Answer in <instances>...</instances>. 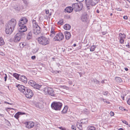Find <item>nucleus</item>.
<instances>
[{
	"instance_id": "nucleus-1",
	"label": "nucleus",
	"mask_w": 130,
	"mask_h": 130,
	"mask_svg": "<svg viewBox=\"0 0 130 130\" xmlns=\"http://www.w3.org/2000/svg\"><path fill=\"white\" fill-rule=\"evenodd\" d=\"M18 89L21 92L25 94L26 98H31L33 95L32 91L22 85H18L16 86Z\"/></svg>"
},
{
	"instance_id": "nucleus-2",
	"label": "nucleus",
	"mask_w": 130,
	"mask_h": 130,
	"mask_svg": "<svg viewBox=\"0 0 130 130\" xmlns=\"http://www.w3.org/2000/svg\"><path fill=\"white\" fill-rule=\"evenodd\" d=\"M16 24V21L14 19H12L8 22L6 25L5 32L7 34H11Z\"/></svg>"
},
{
	"instance_id": "nucleus-3",
	"label": "nucleus",
	"mask_w": 130,
	"mask_h": 130,
	"mask_svg": "<svg viewBox=\"0 0 130 130\" xmlns=\"http://www.w3.org/2000/svg\"><path fill=\"white\" fill-rule=\"evenodd\" d=\"M28 22V20L25 17H23L21 18L19 21V25L20 27V29L22 30V31H26L27 28L25 24Z\"/></svg>"
},
{
	"instance_id": "nucleus-4",
	"label": "nucleus",
	"mask_w": 130,
	"mask_h": 130,
	"mask_svg": "<svg viewBox=\"0 0 130 130\" xmlns=\"http://www.w3.org/2000/svg\"><path fill=\"white\" fill-rule=\"evenodd\" d=\"M22 30L20 29L19 31L14 36L13 41L15 42H17L21 40L25 36V35L24 32L25 31H22Z\"/></svg>"
},
{
	"instance_id": "nucleus-5",
	"label": "nucleus",
	"mask_w": 130,
	"mask_h": 130,
	"mask_svg": "<svg viewBox=\"0 0 130 130\" xmlns=\"http://www.w3.org/2000/svg\"><path fill=\"white\" fill-rule=\"evenodd\" d=\"M32 22L33 25L32 31L34 34L37 35L40 34L41 32V28L38 25L36 21L33 20Z\"/></svg>"
},
{
	"instance_id": "nucleus-6",
	"label": "nucleus",
	"mask_w": 130,
	"mask_h": 130,
	"mask_svg": "<svg viewBox=\"0 0 130 130\" xmlns=\"http://www.w3.org/2000/svg\"><path fill=\"white\" fill-rule=\"evenodd\" d=\"M38 41L39 44L43 45L48 44L50 43L49 40L43 36L38 38Z\"/></svg>"
},
{
	"instance_id": "nucleus-7",
	"label": "nucleus",
	"mask_w": 130,
	"mask_h": 130,
	"mask_svg": "<svg viewBox=\"0 0 130 130\" xmlns=\"http://www.w3.org/2000/svg\"><path fill=\"white\" fill-rule=\"evenodd\" d=\"M62 105V103L60 102H54L51 105L52 108L56 110H60Z\"/></svg>"
},
{
	"instance_id": "nucleus-8",
	"label": "nucleus",
	"mask_w": 130,
	"mask_h": 130,
	"mask_svg": "<svg viewBox=\"0 0 130 130\" xmlns=\"http://www.w3.org/2000/svg\"><path fill=\"white\" fill-rule=\"evenodd\" d=\"M100 1V0H86L88 8L89 9V7L90 5L92 6H95Z\"/></svg>"
},
{
	"instance_id": "nucleus-9",
	"label": "nucleus",
	"mask_w": 130,
	"mask_h": 130,
	"mask_svg": "<svg viewBox=\"0 0 130 130\" xmlns=\"http://www.w3.org/2000/svg\"><path fill=\"white\" fill-rule=\"evenodd\" d=\"M43 91L46 94H48L53 96L55 95L54 91L52 88L46 87L44 88Z\"/></svg>"
},
{
	"instance_id": "nucleus-10",
	"label": "nucleus",
	"mask_w": 130,
	"mask_h": 130,
	"mask_svg": "<svg viewBox=\"0 0 130 130\" xmlns=\"http://www.w3.org/2000/svg\"><path fill=\"white\" fill-rule=\"evenodd\" d=\"M83 7L82 4L79 3H75L72 5V8L73 9L75 10V11H80Z\"/></svg>"
},
{
	"instance_id": "nucleus-11",
	"label": "nucleus",
	"mask_w": 130,
	"mask_h": 130,
	"mask_svg": "<svg viewBox=\"0 0 130 130\" xmlns=\"http://www.w3.org/2000/svg\"><path fill=\"white\" fill-rule=\"evenodd\" d=\"M64 36L62 33H57L54 38L55 41H60L62 40L64 38Z\"/></svg>"
},
{
	"instance_id": "nucleus-12",
	"label": "nucleus",
	"mask_w": 130,
	"mask_h": 130,
	"mask_svg": "<svg viewBox=\"0 0 130 130\" xmlns=\"http://www.w3.org/2000/svg\"><path fill=\"white\" fill-rule=\"evenodd\" d=\"M88 15L86 13L83 14L81 18V20L83 22H87L88 20Z\"/></svg>"
},
{
	"instance_id": "nucleus-13",
	"label": "nucleus",
	"mask_w": 130,
	"mask_h": 130,
	"mask_svg": "<svg viewBox=\"0 0 130 130\" xmlns=\"http://www.w3.org/2000/svg\"><path fill=\"white\" fill-rule=\"evenodd\" d=\"M19 80L25 83H27V78L24 75L20 76Z\"/></svg>"
},
{
	"instance_id": "nucleus-14",
	"label": "nucleus",
	"mask_w": 130,
	"mask_h": 130,
	"mask_svg": "<svg viewBox=\"0 0 130 130\" xmlns=\"http://www.w3.org/2000/svg\"><path fill=\"white\" fill-rule=\"evenodd\" d=\"M34 126V123L32 121H29L27 123L26 127L28 128H32Z\"/></svg>"
},
{
	"instance_id": "nucleus-15",
	"label": "nucleus",
	"mask_w": 130,
	"mask_h": 130,
	"mask_svg": "<svg viewBox=\"0 0 130 130\" xmlns=\"http://www.w3.org/2000/svg\"><path fill=\"white\" fill-rule=\"evenodd\" d=\"M65 36L66 39L67 40L69 39L70 38L71 36V34L67 31H66L64 32Z\"/></svg>"
},
{
	"instance_id": "nucleus-16",
	"label": "nucleus",
	"mask_w": 130,
	"mask_h": 130,
	"mask_svg": "<svg viewBox=\"0 0 130 130\" xmlns=\"http://www.w3.org/2000/svg\"><path fill=\"white\" fill-rule=\"evenodd\" d=\"M73 8L71 7H66L65 9V12L70 13L72 12L73 10Z\"/></svg>"
},
{
	"instance_id": "nucleus-17",
	"label": "nucleus",
	"mask_w": 130,
	"mask_h": 130,
	"mask_svg": "<svg viewBox=\"0 0 130 130\" xmlns=\"http://www.w3.org/2000/svg\"><path fill=\"white\" fill-rule=\"evenodd\" d=\"M24 114H25V113L18 112L15 114L14 116V117L17 119H18L19 118V115Z\"/></svg>"
},
{
	"instance_id": "nucleus-18",
	"label": "nucleus",
	"mask_w": 130,
	"mask_h": 130,
	"mask_svg": "<svg viewBox=\"0 0 130 130\" xmlns=\"http://www.w3.org/2000/svg\"><path fill=\"white\" fill-rule=\"evenodd\" d=\"M63 28L65 29L68 30L70 29L71 27L70 25L67 24L64 25Z\"/></svg>"
},
{
	"instance_id": "nucleus-19",
	"label": "nucleus",
	"mask_w": 130,
	"mask_h": 130,
	"mask_svg": "<svg viewBox=\"0 0 130 130\" xmlns=\"http://www.w3.org/2000/svg\"><path fill=\"white\" fill-rule=\"evenodd\" d=\"M51 34L50 35V36L51 37H53L54 36V35H55V34L56 32L54 31V29L53 27H52L51 28Z\"/></svg>"
},
{
	"instance_id": "nucleus-20",
	"label": "nucleus",
	"mask_w": 130,
	"mask_h": 130,
	"mask_svg": "<svg viewBox=\"0 0 130 130\" xmlns=\"http://www.w3.org/2000/svg\"><path fill=\"white\" fill-rule=\"evenodd\" d=\"M41 86V85H39L38 84H37L36 83L33 87L34 88L39 90Z\"/></svg>"
},
{
	"instance_id": "nucleus-21",
	"label": "nucleus",
	"mask_w": 130,
	"mask_h": 130,
	"mask_svg": "<svg viewBox=\"0 0 130 130\" xmlns=\"http://www.w3.org/2000/svg\"><path fill=\"white\" fill-rule=\"evenodd\" d=\"M32 37V32L30 31L29 32L27 35V39L28 40L30 39Z\"/></svg>"
},
{
	"instance_id": "nucleus-22",
	"label": "nucleus",
	"mask_w": 130,
	"mask_h": 130,
	"mask_svg": "<svg viewBox=\"0 0 130 130\" xmlns=\"http://www.w3.org/2000/svg\"><path fill=\"white\" fill-rule=\"evenodd\" d=\"M36 83L32 80H30L28 82V83L29 85L33 87Z\"/></svg>"
},
{
	"instance_id": "nucleus-23",
	"label": "nucleus",
	"mask_w": 130,
	"mask_h": 130,
	"mask_svg": "<svg viewBox=\"0 0 130 130\" xmlns=\"http://www.w3.org/2000/svg\"><path fill=\"white\" fill-rule=\"evenodd\" d=\"M80 123L82 124H86L88 123L87 119H82L80 120Z\"/></svg>"
},
{
	"instance_id": "nucleus-24",
	"label": "nucleus",
	"mask_w": 130,
	"mask_h": 130,
	"mask_svg": "<svg viewBox=\"0 0 130 130\" xmlns=\"http://www.w3.org/2000/svg\"><path fill=\"white\" fill-rule=\"evenodd\" d=\"M82 124L79 122H77L76 124V126L77 127L80 129H82Z\"/></svg>"
},
{
	"instance_id": "nucleus-25",
	"label": "nucleus",
	"mask_w": 130,
	"mask_h": 130,
	"mask_svg": "<svg viewBox=\"0 0 130 130\" xmlns=\"http://www.w3.org/2000/svg\"><path fill=\"white\" fill-rule=\"evenodd\" d=\"M119 36H120V38L121 39H124L125 38L126 36L124 34H122L121 33H120L119 34Z\"/></svg>"
},
{
	"instance_id": "nucleus-26",
	"label": "nucleus",
	"mask_w": 130,
	"mask_h": 130,
	"mask_svg": "<svg viewBox=\"0 0 130 130\" xmlns=\"http://www.w3.org/2000/svg\"><path fill=\"white\" fill-rule=\"evenodd\" d=\"M5 43L4 40L2 37H0V46H2Z\"/></svg>"
},
{
	"instance_id": "nucleus-27",
	"label": "nucleus",
	"mask_w": 130,
	"mask_h": 130,
	"mask_svg": "<svg viewBox=\"0 0 130 130\" xmlns=\"http://www.w3.org/2000/svg\"><path fill=\"white\" fill-rule=\"evenodd\" d=\"M115 80L118 83H121L122 81V80L121 78L118 77H116Z\"/></svg>"
},
{
	"instance_id": "nucleus-28",
	"label": "nucleus",
	"mask_w": 130,
	"mask_h": 130,
	"mask_svg": "<svg viewBox=\"0 0 130 130\" xmlns=\"http://www.w3.org/2000/svg\"><path fill=\"white\" fill-rule=\"evenodd\" d=\"M67 110V106H66L64 107L62 111V113H66Z\"/></svg>"
},
{
	"instance_id": "nucleus-29",
	"label": "nucleus",
	"mask_w": 130,
	"mask_h": 130,
	"mask_svg": "<svg viewBox=\"0 0 130 130\" xmlns=\"http://www.w3.org/2000/svg\"><path fill=\"white\" fill-rule=\"evenodd\" d=\"M95 128L93 126H89L88 128V130H95Z\"/></svg>"
},
{
	"instance_id": "nucleus-30",
	"label": "nucleus",
	"mask_w": 130,
	"mask_h": 130,
	"mask_svg": "<svg viewBox=\"0 0 130 130\" xmlns=\"http://www.w3.org/2000/svg\"><path fill=\"white\" fill-rule=\"evenodd\" d=\"M13 76L17 79L19 80L20 77L19 75L18 74L16 73H14L13 74Z\"/></svg>"
},
{
	"instance_id": "nucleus-31",
	"label": "nucleus",
	"mask_w": 130,
	"mask_h": 130,
	"mask_svg": "<svg viewBox=\"0 0 130 130\" xmlns=\"http://www.w3.org/2000/svg\"><path fill=\"white\" fill-rule=\"evenodd\" d=\"M96 47V46L95 45H93L90 48V51H94L95 49V48Z\"/></svg>"
},
{
	"instance_id": "nucleus-32",
	"label": "nucleus",
	"mask_w": 130,
	"mask_h": 130,
	"mask_svg": "<svg viewBox=\"0 0 130 130\" xmlns=\"http://www.w3.org/2000/svg\"><path fill=\"white\" fill-rule=\"evenodd\" d=\"M41 105V104L40 103H38L36 104V107L39 108H40Z\"/></svg>"
},
{
	"instance_id": "nucleus-33",
	"label": "nucleus",
	"mask_w": 130,
	"mask_h": 130,
	"mask_svg": "<svg viewBox=\"0 0 130 130\" xmlns=\"http://www.w3.org/2000/svg\"><path fill=\"white\" fill-rule=\"evenodd\" d=\"M23 2L24 3L26 4L27 5L29 2V0H22Z\"/></svg>"
},
{
	"instance_id": "nucleus-34",
	"label": "nucleus",
	"mask_w": 130,
	"mask_h": 130,
	"mask_svg": "<svg viewBox=\"0 0 130 130\" xmlns=\"http://www.w3.org/2000/svg\"><path fill=\"white\" fill-rule=\"evenodd\" d=\"M58 24H60L61 25H62L63 24V20H60L58 22Z\"/></svg>"
},
{
	"instance_id": "nucleus-35",
	"label": "nucleus",
	"mask_w": 130,
	"mask_h": 130,
	"mask_svg": "<svg viewBox=\"0 0 130 130\" xmlns=\"http://www.w3.org/2000/svg\"><path fill=\"white\" fill-rule=\"evenodd\" d=\"M96 80V79H94L93 78H92L91 79V81L92 82L94 83H95Z\"/></svg>"
},
{
	"instance_id": "nucleus-36",
	"label": "nucleus",
	"mask_w": 130,
	"mask_h": 130,
	"mask_svg": "<svg viewBox=\"0 0 130 130\" xmlns=\"http://www.w3.org/2000/svg\"><path fill=\"white\" fill-rule=\"evenodd\" d=\"M120 42L122 44L124 42V39H121V38H120Z\"/></svg>"
},
{
	"instance_id": "nucleus-37",
	"label": "nucleus",
	"mask_w": 130,
	"mask_h": 130,
	"mask_svg": "<svg viewBox=\"0 0 130 130\" xmlns=\"http://www.w3.org/2000/svg\"><path fill=\"white\" fill-rule=\"evenodd\" d=\"M58 128L59 129H60L61 130H67L66 128H65V127H63L62 126L58 127Z\"/></svg>"
},
{
	"instance_id": "nucleus-38",
	"label": "nucleus",
	"mask_w": 130,
	"mask_h": 130,
	"mask_svg": "<svg viewBox=\"0 0 130 130\" xmlns=\"http://www.w3.org/2000/svg\"><path fill=\"white\" fill-rule=\"evenodd\" d=\"M100 82L98 80H97L96 79V81H95V84H99V85H100Z\"/></svg>"
},
{
	"instance_id": "nucleus-39",
	"label": "nucleus",
	"mask_w": 130,
	"mask_h": 130,
	"mask_svg": "<svg viewBox=\"0 0 130 130\" xmlns=\"http://www.w3.org/2000/svg\"><path fill=\"white\" fill-rule=\"evenodd\" d=\"M122 122L123 123L125 124L126 125H128V123L125 120H123L122 121Z\"/></svg>"
},
{
	"instance_id": "nucleus-40",
	"label": "nucleus",
	"mask_w": 130,
	"mask_h": 130,
	"mask_svg": "<svg viewBox=\"0 0 130 130\" xmlns=\"http://www.w3.org/2000/svg\"><path fill=\"white\" fill-rule=\"evenodd\" d=\"M5 76L4 77L5 81L6 82V81L7 78V75L6 74H5Z\"/></svg>"
},
{
	"instance_id": "nucleus-41",
	"label": "nucleus",
	"mask_w": 130,
	"mask_h": 130,
	"mask_svg": "<svg viewBox=\"0 0 130 130\" xmlns=\"http://www.w3.org/2000/svg\"><path fill=\"white\" fill-rule=\"evenodd\" d=\"M108 93V92L107 91H105V92H103V94L105 95H106Z\"/></svg>"
},
{
	"instance_id": "nucleus-42",
	"label": "nucleus",
	"mask_w": 130,
	"mask_h": 130,
	"mask_svg": "<svg viewBox=\"0 0 130 130\" xmlns=\"http://www.w3.org/2000/svg\"><path fill=\"white\" fill-rule=\"evenodd\" d=\"M71 128L73 130H76V129L75 127L73 125L72 126Z\"/></svg>"
},
{
	"instance_id": "nucleus-43",
	"label": "nucleus",
	"mask_w": 130,
	"mask_h": 130,
	"mask_svg": "<svg viewBox=\"0 0 130 130\" xmlns=\"http://www.w3.org/2000/svg\"><path fill=\"white\" fill-rule=\"evenodd\" d=\"M110 114L111 116H113L114 115V112L112 111L110 112Z\"/></svg>"
},
{
	"instance_id": "nucleus-44",
	"label": "nucleus",
	"mask_w": 130,
	"mask_h": 130,
	"mask_svg": "<svg viewBox=\"0 0 130 130\" xmlns=\"http://www.w3.org/2000/svg\"><path fill=\"white\" fill-rule=\"evenodd\" d=\"M127 103L130 105V98L127 101Z\"/></svg>"
},
{
	"instance_id": "nucleus-45",
	"label": "nucleus",
	"mask_w": 130,
	"mask_h": 130,
	"mask_svg": "<svg viewBox=\"0 0 130 130\" xmlns=\"http://www.w3.org/2000/svg\"><path fill=\"white\" fill-rule=\"evenodd\" d=\"M115 9L117 11H121L122 10L121 9L119 8H117Z\"/></svg>"
},
{
	"instance_id": "nucleus-46",
	"label": "nucleus",
	"mask_w": 130,
	"mask_h": 130,
	"mask_svg": "<svg viewBox=\"0 0 130 130\" xmlns=\"http://www.w3.org/2000/svg\"><path fill=\"white\" fill-rule=\"evenodd\" d=\"M31 58L32 59H34L36 58V56H32L31 57Z\"/></svg>"
},
{
	"instance_id": "nucleus-47",
	"label": "nucleus",
	"mask_w": 130,
	"mask_h": 130,
	"mask_svg": "<svg viewBox=\"0 0 130 130\" xmlns=\"http://www.w3.org/2000/svg\"><path fill=\"white\" fill-rule=\"evenodd\" d=\"M68 83H69V84H70V85H72V81H71V80H69V82H68Z\"/></svg>"
},
{
	"instance_id": "nucleus-48",
	"label": "nucleus",
	"mask_w": 130,
	"mask_h": 130,
	"mask_svg": "<svg viewBox=\"0 0 130 130\" xmlns=\"http://www.w3.org/2000/svg\"><path fill=\"white\" fill-rule=\"evenodd\" d=\"M45 13L46 14H48L49 13V10H46Z\"/></svg>"
},
{
	"instance_id": "nucleus-49",
	"label": "nucleus",
	"mask_w": 130,
	"mask_h": 130,
	"mask_svg": "<svg viewBox=\"0 0 130 130\" xmlns=\"http://www.w3.org/2000/svg\"><path fill=\"white\" fill-rule=\"evenodd\" d=\"M123 18L125 19H127L128 18L126 16H124Z\"/></svg>"
},
{
	"instance_id": "nucleus-50",
	"label": "nucleus",
	"mask_w": 130,
	"mask_h": 130,
	"mask_svg": "<svg viewBox=\"0 0 130 130\" xmlns=\"http://www.w3.org/2000/svg\"><path fill=\"white\" fill-rule=\"evenodd\" d=\"M0 54L2 56H3L4 54L3 52H0Z\"/></svg>"
},
{
	"instance_id": "nucleus-51",
	"label": "nucleus",
	"mask_w": 130,
	"mask_h": 130,
	"mask_svg": "<svg viewBox=\"0 0 130 130\" xmlns=\"http://www.w3.org/2000/svg\"><path fill=\"white\" fill-rule=\"evenodd\" d=\"M105 101V102L107 103L108 104L110 103L109 101H106V100Z\"/></svg>"
},
{
	"instance_id": "nucleus-52",
	"label": "nucleus",
	"mask_w": 130,
	"mask_h": 130,
	"mask_svg": "<svg viewBox=\"0 0 130 130\" xmlns=\"http://www.w3.org/2000/svg\"><path fill=\"white\" fill-rule=\"evenodd\" d=\"M4 102L5 103H7V104H9L12 105V104H13L12 103H9L8 102Z\"/></svg>"
},
{
	"instance_id": "nucleus-53",
	"label": "nucleus",
	"mask_w": 130,
	"mask_h": 130,
	"mask_svg": "<svg viewBox=\"0 0 130 130\" xmlns=\"http://www.w3.org/2000/svg\"><path fill=\"white\" fill-rule=\"evenodd\" d=\"M102 35H105L106 34V32H102Z\"/></svg>"
},
{
	"instance_id": "nucleus-54",
	"label": "nucleus",
	"mask_w": 130,
	"mask_h": 130,
	"mask_svg": "<svg viewBox=\"0 0 130 130\" xmlns=\"http://www.w3.org/2000/svg\"><path fill=\"white\" fill-rule=\"evenodd\" d=\"M76 1L78 2H82L83 1H84V0H76Z\"/></svg>"
},
{
	"instance_id": "nucleus-55",
	"label": "nucleus",
	"mask_w": 130,
	"mask_h": 130,
	"mask_svg": "<svg viewBox=\"0 0 130 130\" xmlns=\"http://www.w3.org/2000/svg\"><path fill=\"white\" fill-rule=\"evenodd\" d=\"M124 69L126 71H127L128 70V69L127 68H125Z\"/></svg>"
},
{
	"instance_id": "nucleus-56",
	"label": "nucleus",
	"mask_w": 130,
	"mask_h": 130,
	"mask_svg": "<svg viewBox=\"0 0 130 130\" xmlns=\"http://www.w3.org/2000/svg\"><path fill=\"white\" fill-rule=\"evenodd\" d=\"M96 12L98 13H99L100 11H99V10L98 9L97 10Z\"/></svg>"
},
{
	"instance_id": "nucleus-57",
	"label": "nucleus",
	"mask_w": 130,
	"mask_h": 130,
	"mask_svg": "<svg viewBox=\"0 0 130 130\" xmlns=\"http://www.w3.org/2000/svg\"><path fill=\"white\" fill-rule=\"evenodd\" d=\"M119 108L120 109H121V110H123V108H122V109H122V107H119Z\"/></svg>"
},
{
	"instance_id": "nucleus-58",
	"label": "nucleus",
	"mask_w": 130,
	"mask_h": 130,
	"mask_svg": "<svg viewBox=\"0 0 130 130\" xmlns=\"http://www.w3.org/2000/svg\"><path fill=\"white\" fill-rule=\"evenodd\" d=\"M101 82L103 84V83H104V80H102Z\"/></svg>"
},
{
	"instance_id": "nucleus-59",
	"label": "nucleus",
	"mask_w": 130,
	"mask_h": 130,
	"mask_svg": "<svg viewBox=\"0 0 130 130\" xmlns=\"http://www.w3.org/2000/svg\"><path fill=\"white\" fill-rule=\"evenodd\" d=\"M118 130H124L122 128H120L118 129Z\"/></svg>"
},
{
	"instance_id": "nucleus-60",
	"label": "nucleus",
	"mask_w": 130,
	"mask_h": 130,
	"mask_svg": "<svg viewBox=\"0 0 130 130\" xmlns=\"http://www.w3.org/2000/svg\"><path fill=\"white\" fill-rule=\"evenodd\" d=\"M102 100H103L104 102H105V100L103 98H102Z\"/></svg>"
},
{
	"instance_id": "nucleus-61",
	"label": "nucleus",
	"mask_w": 130,
	"mask_h": 130,
	"mask_svg": "<svg viewBox=\"0 0 130 130\" xmlns=\"http://www.w3.org/2000/svg\"><path fill=\"white\" fill-rule=\"evenodd\" d=\"M76 46V44H74L73 45V46H74V47H75Z\"/></svg>"
},
{
	"instance_id": "nucleus-62",
	"label": "nucleus",
	"mask_w": 130,
	"mask_h": 130,
	"mask_svg": "<svg viewBox=\"0 0 130 130\" xmlns=\"http://www.w3.org/2000/svg\"><path fill=\"white\" fill-rule=\"evenodd\" d=\"M122 99H123V100H124V97L123 96V97L122 96Z\"/></svg>"
},
{
	"instance_id": "nucleus-63",
	"label": "nucleus",
	"mask_w": 130,
	"mask_h": 130,
	"mask_svg": "<svg viewBox=\"0 0 130 130\" xmlns=\"http://www.w3.org/2000/svg\"><path fill=\"white\" fill-rule=\"evenodd\" d=\"M8 109H13V108H8Z\"/></svg>"
},
{
	"instance_id": "nucleus-64",
	"label": "nucleus",
	"mask_w": 130,
	"mask_h": 130,
	"mask_svg": "<svg viewBox=\"0 0 130 130\" xmlns=\"http://www.w3.org/2000/svg\"><path fill=\"white\" fill-rule=\"evenodd\" d=\"M128 126L130 127V124H128V125H127Z\"/></svg>"
}]
</instances>
